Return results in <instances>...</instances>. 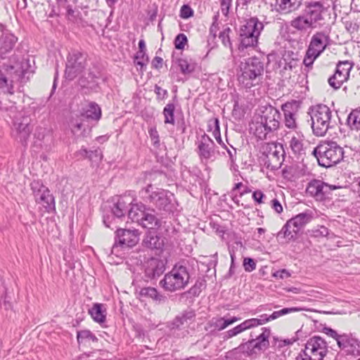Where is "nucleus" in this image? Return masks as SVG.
Here are the masks:
<instances>
[{
    "label": "nucleus",
    "instance_id": "nucleus-27",
    "mask_svg": "<svg viewBox=\"0 0 360 360\" xmlns=\"http://www.w3.org/2000/svg\"><path fill=\"white\" fill-rule=\"evenodd\" d=\"M146 247L157 250H161L164 246L163 239L155 233L149 232L143 240Z\"/></svg>",
    "mask_w": 360,
    "mask_h": 360
},
{
    "label": "nucleus",
    "instance_id": "nucleus-40",
    "mask_svg": "<svg viewBox=\"0 0 360 360\" xmlns=\"http://www.w3.org/2000/svg\"><path fill=\"white\" fill-rule=\"evenodd\" d=\"M148 62V57L146 55V52H143L142 51H139L134 58V64L136 65L140 66L141 70H142L144 67L146 66Z\"/></svg>",
    "mask_w": 360,
    "mask_h": 360
},
{
    "label": "nucleus",
    "instance_id": "nucleus-28",
    "mask_svg": "<svg viewBox=\"0 0 360 360\" xmlns=\"http://www.w3.org/2000/svg\"><path fill=\"white\" fill-rule=\"evenodd\" d=\"M255 347L256 345L254 341L249 340L246 342L242 343L238 347L233 349V352L234 354L241 353L246 356H250L259 352Z\"/></svg>",
    "mask_w": 360,
    "mask_h": 360
},
{
    "label": "nucleus",
    "instance_id": "nucleus-10",
    "mask_svg": "<svg viewBox=\"0 0 360 360\" xmlns=\"http://www.w3.org/2000/svg\"><path fill=\"white\" fill-rule=\"evenodd\" d=\"M13 108V107H11L9 116L13 119L16 139L22 143H25L32 131V127H30L31 120L24 112H15V107H14V110Z\"/></svg>",
    "mask_w": 360,
    "mask_h": 360
},
{
    "label": "nucleus",
    "instance_id": "nucleus-32",
    "mask_svg": "<svg viewBox=\"0 0 360 360\" xmlns=\"http://www.w3.org/2000/svg\"><path fill=\"white\" fill-rule=\"evenodd\" d=\"M102 304L96 303L89 310L93 319L98 323H103L105 320V315L104 314V311L102 310Z\"/></svg>",
    "mask_w": 360,
    "mask_h": 360
},
{
    "label": "nucleus",
    "instance_id": "nucleus-24",
    "mask_svg": "<svg viewBox=\"0 0 360 360\" xmlns=\"http://www.w3.org/2000/svg\"><path fill=\"white\" fill-rule=\"evenodd\" d=\"M311 215L308 213H300L290 219L285 224V230L288 227H294V231L299 232L307 223L311 220Z\"/></svg>",
    "mask_w": 360,
    "mask_h": 360
},
{
    "label": "nucleus",
    "instance_id": "nucleus-38",
    "mask_svg": "<svg viewBox=\"0 0 360 360\" xmlns=\"http://www.w3.org/2000/svg\"><path fill=\"white\" fill-rule=\"evenodd\" d=\"M345 352L352 355H360V342L351 338L349 343L346 346Z\"/></svg>",
    "mask_w": 360,
    "mask_h": 360
},
{
    "label": "nucleus",
    "instance_id": "nucleus-20",
    "mask_svg": "<svg viewBox=\"0 0 360 360\" xmlns=\"http://www.w3.org/2000/svg\"><path fill=\"white\" fill-rule=\"evenodd\" d=\"M328 36L324 32H318L312 36L307 49L320 56L328 46Z\"/></svg>",
    "mask_w": 360,
    "mask_h": 360
},
{
    "label": "nucleus",
    "instance_id": "nucleus-50",
    "mask_svg": "<svg viewBox=\"0 0 360 360\" xmlns=\"http://www.w3.org/2000/svg\"><path fill=\"white\" fill-rule=\"evenodd\" d=\"M254 328V327H253L252 323L251 322V320L250 319H247V320L244 321L240 324L234 327V329H235L237 335H238V334L243 333V331L250 329V328Z\"/></svg>",
    "mask_w": 360,
    "mask_h": 360
},
{
    "label": "nucleus",
    "instance_id": "nucleus-60",
    "mask_svg": "<svg viewBox=\"0 0 360 360\" xmlns=\"http://www.w3.org/2000/svg\"><path fill=\"white\" fill-rule=\"evenodd\" d=\"M273 276L277 278L283 279L290 276V274L286 269H281L273 274Z\"/></svg>",
    "mask_w": 360,
    "mask_h": 360
},
{
    "label": "nucleus",
    "instance_id": "nucleus-26",
    "mask_svg": "<svg viewBox=\"0 0 360 360\" xmlns=\"http://www.w3.org/2000/svg\"><path fill=\"white\" fill-rule=\"evenodd\" d=\"M250 131L259 139H265L266 135L271 132L257 116L250 124Z\"/></svg>",
    "mask_w": 360,
    "mask_h": 360
},
{
    "label": "nucleus",
    "instance_id": "nucleus-49",
    "mask_svg": "<svg viewBox=\"0 0 360 360\" xmlns=\"http://www.w3.org/2000/svg\"><path fill=\"white\" fill-rule=\"evenodd\" d=\"M230 32L231 29L229 27H226L220 32L219 37L224 46L231 48V43L229 37Z\"/></svg>",
    "mask_w": 360,
    "mask_h": 360
},
{
    "label": "nucleus",
    "instance_id": "nucleus-37",
    "mask_svg": "<svg viewBox=\"0 0 360 360\" xmlns=\"http://www.w3.org/2000/svg\"><path fill=\"white\" fill-rule=\"evenodd\" d=\"M77 341L80 343H85L87 340L96 342L98 338L88 330H84L77 333Z\"/></svg>",
    "mask_w": 360,
    "mask_h": 360
},
{
    "label": "nucleus",
    "instance_id": "nucleus-55",
    "mask_svg": "<svg viewBox=\"0 0 360 360\" xmlns=\"http://www.w3.org/2000/svg\"><path fill=\"white\" fill-rule=\"evenodd\" d=\"M253 200L258 204L266 202V196L260 190L255 191L252 193Z\"/></svg>",
    "mask_w": 360,
    "mask_h": 360
},
{
    "label": "nucleus",
    "instance_id": "nucleus-18",
    "mask_svg": "<svg viewBox=\"0 0 360 360\" xmlns=\"http://www.w3.org/2000/svg\"><path fill=\"white\" fill-rule=\"evenodd\" d=\"M198 149V155L202 162L204 160L207 161L214 156V143L206 134L201 136Z\"/></svg>",
    "mask_w": 360,
    "mask_h": 360
},
{
    "label": "nucleus",
    "instance_id": "nucleus-34",
    "mask_svg": "<svg viewBox=\"0 0 360 360\" xmlns=\"http://www.w3.org/2000/svg\"><path fill=\"white\" fill-rule=\"evenodd\" d=\"M352 68V64L348 60L340 61L338 63L335 72L336 74H340L342 77H344V79L347 80Z\"/></svg>",
    "mask_w": 360,
    "mask_h": 360
},
{
    "label": "nucleus",
    "instance_id": "nucleus-31",
    "mask_svg": "<svg viewBox=\"0 0 360 360\" xmlns=\"http://www.w3.org/2000/svg\"><path fill=\"white\" fill-rule=\"evenodd\" d=\"M347 123L351 130L360 131V108L349 114Z\"/></svg>",
    "mask_w": 360,
    "mask_h": 360
},
{
    "label": "nucleus",
    "instance_id": "nucleus-30",
    "mask_svg": "<svg viewBox=\"0 0 360 360\" xmlns=\"http://www.w3.org/2000/svg\"><path fill=\"white\" fill-rule=\"evenodd\" d=\"M83 116L87 119L98 121L101 117V110L96 103H90L83 113Z\"/></svg>",
    "mask_w": 360,
    "mask_h": 360
},
{
    "label": "nucleus",
    "instance_id": "nucleus-3",
    "mask_svg": "<svg viewBox=\"0 0 360 360\" xmlns=\"http://www.w3.org/2000/svg\"><path fill=\"white\" fill-rule=\"evenodd\" d=\"M238 81L245 88H251L259 83L264 72V65L256 57L248 58L240 64Z\"/></svg>",
    "mask_w": 360,
    "mask_h": 360
},
{
    "label": "nucleus",
    "instance_id": "nucleus-17",
    "mask_svg": "<svg viewBox=\"0 0 360 360\" xmlns=\"http://www.w3.org/2000/svg\"><path fill=\"white\" fill-rule=\"evenodd\" d=\"M281 109L284 115V124L290 129L297 128V118L300 109L299 102L292 101L282 105Z\"/></svg>",
    "mask_w": 360,
    "mask_h": 360
},
{
    "label": "nucleus",
    "instance_id": "nucleus-21",
    "mask_svg": "<svg viewBox=\"0 0 360 360\" xmlns=\"http://www.w3.org/2000/svg\"><path fill=\"white\" fill-rule=\"evenodd\" d=\"M165 263L158 258L150 259L146 264L145 276L148 279L160 276L165 271Z\"/></svg>",
    "mask_w": 360,
    "mask_h": 360
},
{
    "label": "nucleus",
    "instance_id": "nucleus-61",
    "mask_svg": "<svg viewBox=\"0 0 360 360\" xmlns=\"http://www.w3.org/2000/svg\"><path fill=\"white\" fill-rule=\"evenodd\" d=\"M225 318H219L217 319L214 323L215 328L218 330H222L227 327V325L225 322Z\"/></svg>",
    "mask_w": 360,
    "mask_h": 360
},
{
    "label": "nucleus",
    "instance_id": "nucleus-16",
    "mask_svg": "<svg viewBox=\"0 0 360 360\" xmlns=\"http://www.w3.org/2000/svg\"><path fill=\"white\" fill-rule=\"evenodd\" d=\"M257 117L270 130L274 131L276 130L280 125L281 114L279 111L271 105L264 107Z\"/></svg>",
    "mask_w": 360,
    "mask_h": 360
},
{
    "label": "nucleus",
    "instance_id": "nucleus-14",
    "mask_svg": "<svg viewBox=\"0 0 360 360\" xmlns=\"http://www.w3.org/2000/svg\"><path fill=\"white\" fill-rule=\"evenodd\" d=\"M338 187L329 185L321 180H311L307 187V193L318 201H323L329 198L330 192Z\"/></svg>",
    "mask_w": 360,
    "mask_h": 360
},
{
    "label": "nucleus",
    "instance_id": "nucleus-4",
    "mask_svg": "<svg viewBox=\"0 0 360 360\" xmlns=\"http://www.w3.org/2000/svg\"><path fill=\"white\" fill-rule=\"evenodd\" d=\"M313 133L316 136H323L331 127L332 111L326 105L319 104L309 110Z\"/></svg>",
    "mask_w": 360,
    "mask_h": 360
},
{
    "label": "nucleus",
    "instance_id": "nucleus-53",
    "mask_svg": "<svg viewBox=\"0 0 360 360\" xmlns=\"http://www.w3.org/2000/svg\"><path fill=\"white\" fill-rule=\"evenodd\" d=\"M148 134L151 139V141H153V146H155V147H159L160 139L157 129L155 127H150L148 129Z\"/></svg>",
    "mask_w": 360,
    "mask_h": 360
},
{
    "label": "nucleus",
    "instance_id": "nucleus-47",
    "mask_svg": "<svg viewBox=\"0 0 360 360\" xmlns=\"http://www.w3.org/2000/svg\"><path fill=\"white\" fill-rule=\"evenodd\" d=\"M50 131L45 127H37L35 129L34 136L36 139L39 141L44 140L45 137L49 135Z\"/></svg>",
    "mask_w": 360,
    "mask_h": 360
},
{
    "label": "nucleus",
    "instance_id": "nucleus-9",
    "mask_svg": "<svg viewBox=\"0 0 360 360\" xmlns=\"http://www.w3.org/2000/svg\"><path fill=\"white\" fill-rule=\"evenodd\" d=\"M328 352L326 342L319 336L309 338L297 360H323Z\"/></svg>",
    "mask_w": 360,
    "mask_h": 360
},
{
    "label": "nucleus",
    "instance_id": "nucleus-13",
    "mask_svg": "<svg viewBox=\"0 0 360 360\" xmlns=\"http://www.w3.org/2000/svg\"><path fill=\"white\" fill-rule=\"evenodd\" d=\"M265 154L264 165L271 170L278 169L284 160V151L281 146L274 143H268L264 148Z\"/></svg>",
    "mask_w": 360,
    "mask_h": 360
},
{
    "label": "nucleus",
    "instance_id": "nucleus-57",
    "mask_svg": "<svg viewBox=\"0 0 360 360\" xmlns=\"http://www.w3.org/2000/svg\"><path fill=\"white\" fill-rule=\"evenodd\" d=\"M244 269L248 272H251L256 269V263L251 258H245L243 261Z\"/></svg>",
    "mask_w": 360,
    "mask_h": 360
},
{
    "label": "nucleus",
    "instance_id": "nucleus-54",
    "mask_svg": "<svg viewBox=\"0 0 360 360\" xmlns=\"http://www.w3.org/2000/svg\"><path fill=\"white\" fill-rule=\"evenodd\" d=\"M352 337L347 334L340 335V338L337 341L338 347L342 349H345L346 346L349 343V340Z\"/></svg>",
    "mask_w": 360,
    "mask_h": 360
},
{
    "label": "nucleus",
    "instance_id": "nucleus-42",
    "mask_svg": "<svg viewBox=\"0 0 360 360\" xmlns=\"http://www.w3.org/2000/svg\"><path fill=\"white\" fill-rule=\"evenodd\" d=\"M290 148L292 151L298 155L304 153L303 143L302 140L293 136L290 141Z\"/></svg>",
    "mask_w": 360,
    "mask_h": 360
},
{
    "label": "nucleus",
    "instance_id": "nucleus-52",
    "mask_svg": "<svg viewBox=\"0 0 360 360\" xmlns=\"http://www.w3.org/2000/svg\"><path fill=\"white\" fill-rule=\"evenodd\" d=\"M102 158V153L99 150H90L89 153L88 158L96 164H98L101 161Z\"/></svg>",
    "mask_w": 360,
    "mask_h": 360
},
{
    "label": "nucleus",
    "instance_id": "nucleus-45",
    "mask_svg": "<svg viewBox=\"0 0 360 360\" xmlns=\"http://www.w3.org/2000/svg\"><path fill=\"white\" fill-rule=\"evenodd\" d=\"M251 322L252 323L253 327H257L259 326L264 325V323L274 320V319L271 318L270 316H267L266 314H262L259 316V318H252L250 319Z\"/></svg>",
    "mask_w": 360,
    "mask_h": 360
},
{
    "label": "nucleus",
    "instance_id": "nucleus-12",
    "mask_svg": "<svg viewBox=\"0 0 360 360\" xmlns=\"http://www.w3.org/2000/svg\"><path fill=\"white\" fill-rule=\"evenodd\" d=\"M86 56L77 51L70 53L67 58L66 68L65 71V77L72 80L79 75L84 70L86 65Z\"/></svg>",
    "mask_w": 360,
    "mask_h": 360
},
{
    "label": "nucleus",
    "instance_id": "nucleus-23",
    "mask_svg": "<svg viewBox=\"0 0 360 360\" xmlns=\"http://www.w3.org/2000/svg\"><path fill=\"white\" fill-rule=\"evenodd\" d=\"M302 5V0H275V10L281 14H289L297 11Z\"/></svg>",
    "mask_w": 360,
    "mask_h": 360
},
{
    "label": "nucleus",
    "instance_id": "nucleus-62",
    "mask_svg": "<svg viewBox=\"0 0 360 360\" xmlns=\"http://www.w3.org/2000/svg\"><path fill=\"white\" fill-rule=\"evenodd\" d=\"M271 207L278 213L280 214L283 212V207L281 202L276 198L273 199L271 201Z\"/></svg>",
    "mask_w": 360,
    "mask_h": 360
},
{
    "label": "nucleus",
    "instance_id": "nucleus-64",
    "mask_svg": "<svg viewBox=\"0 0 360 360\" xmlns=\"http://www.w3.org/2000/svg\"><path fill=\"white\" fill-rule=\"evenodd\" d=\"M237 335V333L233 328L231 329V330H227L226 332H225L224 334H223V339L224 340H228L229 338H231L234 336Z\"/></svg>",
    "mask_w": 360,
    "mask_h": 360
},
{
    "label": "nucleus",
    "instance_id": "nucleus-33",
    "mask_svg": "<svg viewBox=\"0 0 360 360\" xmlns=\"http://www.w3.org/2000/svg\"><path fill=\"white\" fill-rule=\"evenodd\" d=\"M17 42V38L13 34H8L3 37L1 45V51L7 53L11 51Z\"/></svg>",
    "mask_w": 360,
    "mask_h": 360
},
{
    "label": "nucleus",
    "instance_id": "nucleus-22",
    "mask_svg": "<svg viewBox=\"0 0 360 360\" xmlns=\"http://www.w3.org/2000/svg\"><path fill=\"white\" fill-rule=\"evenodd\" d=\"M133 205L129 197H117L111 207L112 214L117 218L124 217Z\"/></svg>",
    "mask_w": 360,
    "mask_h": 360
},
{
    "label": "nucleus",
    "instance_id": "nucleus-19",
    "mask_svg": "<svg viewBox=\"0 0 360 360\" xmlns=\"http://www.w3.org/2000/svg\"><path fill=\"white\" fill-rule=\"evenodd\" d=\"M195 314L192 311H186L176 316L168 323L170 330L175 333L176 330H184L193 321Z\"/></svg>",
    "mask_w": 360,
    "mask_h": 360
},
{
    "label": "nucleus",
    "instance_id": "nucleus-58",
    "mask_svg": "<svg viewBox=\"0 0 360 360\" xmlns=\"http://www.w3.org/2000/svg\"><path fill=\"white\" fill-rule=\"evenodd\" d=\"M232 0H220L221 12L224 15H227L231 5Z\"/></svg>",
    "mask_w": 360,
    "mask_h": 360
},
{
    "label": "nucleus",
    "instance_id": "nucleus-46",
    "mask_svg": "<svg viewBox=\"0 0 360 360\" xmlns=\"http://www.w3.org/2000/svg\"><path fill=\"white\" fill-rule=\"evenodd\" d=\"M319 56L314 53V52L310 51L309 50H307L306 55L303 60V63L307 68L311 67L316 58H317Z\"/></svg>",
    "mask_w": 360,
    "mask_h": 360
},
{
    "label": "nucleus",
    "instance_id": "nucleus-39",
    "mask_svg": "<svg viewBox=\"0 0 360 360\" xmlns=\"http://www.w3.org/2000/svg\"><path fill=\"white\" fill-rule=\"evenodd\" d=\"M346 81L347 80L344 79V77H342L340 74H336L335 72L333 76L328 78V84L334 89L340 88L342 84Z\"/></svg>",
    "mask_w": 360,
    "mask_h": 360
},
{
    "label": "nucleus",
    "instance_id": "nucleus-5",
    "mask_svg": "<svg viewBox=\"0 0 360 360\" xmlns=\"http://www.w3.org/2000/svg\"><path fill=\"white\" fill-rule=\"evenodd\" d=\"M141 198L146 202L155 205L160 210H171V202L174 195L166 190L154 188L152 184H148L140 191Z\"/></svg>",
    "mask_w": 360,
    "mask_h": 360
},
{
    "label": "nucleus",
    "instance_id": "nucleus-7",
    "mask_svg": "<svg viewBox=\"0 0 360 360\" xmlns=\"http://www.w3.org/2000/svg\"><path fill=\"white\" fill-rule=\"evenodd\" d=\"M263 30L264 25L257 18L253 17L248 19L240 29V48L256 46Z\"/></svg>",
    "mask_w": 360,
    "mask_h": 360
},
{
    "label": "nucleus",
    "instance_id": "nucleus-43",
    "mask_svg": "<svg viewBox=\"0 0 360 360\" xmlns=\"http://www.w3.org/2000/svg\"><path fill=\"white\" fill-rule=\"evenodd\" d=\"M302 311L301 308L298 307H289V308H283L278 311H275L271 314V318L274 319H278L281 316H284L290 313L297 312Z\"/></svg>",
    "mask_w": 360,
    "mask_h": 360
},
{
    "label": "nucleus",
    "instance_id": "nucleus-51",
    "mask_svg": "<svg viewBox=\"0 0 360 360\" xmlns=\"http://www.w3.org/2000/svg\"><path fill=\"white\" fill-rule=\"evenodd\" d=\"M187 37L184 34H179L174 40L175 47L177 49H184L186 43H187Z\"/></svg>",
    "mask_w": 360,
    "mask_h": 360
},
{
    "label": "nucleus",
    "instance_id": "nucleus-56",
    "mask_svg": "<svg viewBox=\"0 0 360 360\" xmlns=\"http://www.w3.org/2000/svg\"><path fill=\"white\" fill-rule=\"evenodd\" d=\"M193 15V11L188 5H184L181 8L180 16L182 18L186 19Z\"/></svg>",
    "mask_w": 360,
    "mask_h": 360
},
{
    "label": "nucleus",
    "instance_id": "nucleus-2",
    "mask_svg": "<svg viewBox=\"0 0 360 360\" xmlns=\"http://www.w3.org/2000/svg\"><path fill=\"white\" fill-rule=\"evenodd\" d=\"M311 153L316 158L320 166L330 167L342 160L344 151L336 142L326 141L314 148Z\"/></svg>",
    "mask_w": 360,
    "mask_h": 360
},
{
    "label": "nucleus",
    "instance_id": "nucleus-35",
    "mask_svg": "<svg viewBox=\"0 0 360 360\" xmlns=\"http://www.w3.org/2000/svg\"><path fill=\"white\" fill-rule=\"evenodd\" d=\"M176 63L180 68L181 73L184 75L191 74L195 69V63L191 61H188L186 59H178Z\"/></svg>",
    "mask_w": 360,
    "mask_h": 360
},
{
    "label": "nucleus",
    "instance_id": "nucleus-1",
    "mask_svg": "<svg viewBox=\"0 0 360 360\" xmlns=\"http://www.w3.org/2000/svg\"><path fill=\"white\" fill-rule=\"evenodd\" d=\"M323 6L321 3L310 2L306 6L302 14L290 21V26L300 32L316 29L320 27V22L323 20Z\"/></svg>",
    "mask_w": 360,
    "mask_h": 360
},
{
    "label": "nucleus",
    "instance_id": "nucleus-6",
    "mask_svg": "<svg viewBox=\"0 0 360 360\" xmlns=\"http://www.w3.org/2000/svg\"><path fill=\"white\" fill-rule=\"evenodd\" d=\"M190 278L187 268L183 265H175L160 281L161 286L167 291L175 292L184 289Z\"/></svg>",
    "mask_w": 360,
    "mask_h": 360
},
{
    "label": "nucleus",
    "instance_id": "nucleus-29",
    "mask_svg": "<svg viewBox=\"0 0 360 360\" xmlns=\"http://www.w3.org/2000/svg\"><path fill=\"white\" fill-rule=\"evenodd\" d=\"M141 297H149L153 300L161 302L165 301V297L160 295L155 288L147 287L143 288L139 291Z\"/></svg>",
    "mask_w": 360,
    "mask_h": 360
},
{
    "label": "nucleus",
    "instance_id": "nucleus-41",
    "mask_svg": "<svg viewBox=\"0 0 360 360\" xmlns=\"http://www.w3.org/2000/svg\"><path fill=\"white\" fill-rule=\"evenodd\" d=\"M209 127H213L212 134L215 139L217 140V141L219 144H221L222 140L220 134L219 120L217 118H214L213 120L210 121Z\"/></svg>",
    "mask_w": 360,
    "mask_h": 360
},
{
    "label": "nucleus",
    "instance_id": "nucleus-11",
    "mask_svg": "<svg viewBox=\"0 0 360 360\" xmlns=\"http://www.w3.org/2000/svg\"><path fill=\"white\" fill-rule=\"evenodd\" d=\"M35 202L41 205L48 212L55 210V200L49 189L38 181L30 184Z\"/></svg>",
    "mask_w": 360,
    "mask_h": 360
},
{
    "label": "nucleus",
    "instance_id": "nucleus-8",
    "mask_svg": "<svg viewBox=\"0 0 360 360\" xmlns=\"http://www.w3.org/2000/svg\"><path fill=\"white\" fill-rule=\"evenodd\" d=\"M129 218L146 229H158L161 226V222L154 214V210L147 209L142 203L134 204L131 207Z\"/></svg>",
    "mask_w": 360,
    "mask_h": 360
},
{
    "label": "nucleus",
    "instance_id": "nucleus-44",
    "mask_svg": "<svg viewBox=\"0 0 360 360\" xmlns=\"http://www.w3.org/2000/svg\"><path fill=\"white\" fill-rule=\"evenodd\" d=\"M298 232L294 231V227H288L285 231V224L282 229L278 232L277 237L288 238V240L294 238Z\"/></svg>",
    "mask_w": 360,
    "mask_h": 360
},
{
    "label": "nucleus",
    "instance_id": "nucleus-48",
    "mask_svg": "<svg viewBox=\"0 0 360 360\" xmlns=\"http://www.w3.org/2000/svg\"><path fill=\"white\" fill-rule=\"evenodd\" d=\"M311 233L312 236L320 238L327 236L329 233V231L326 227L321 226L311 229Z\"/></svg>",
    "mask_w": 360,
    "mask_h": 360
},
{
    "label": "nucleus",
    "instance_id": "nucleus-63",
    "mask_svg": "<svg viewBox=\"0 0 360 360\" xmlns=\"http://www.w3.org/2000/svg\"><path fill=\"white\" fill-rule=\"evenodd\" d=\"M345 27L348 32L350 33H354L357 31L358 25L356 23H352V22L347 21L345 22Z\"/></svg>",
    "mask_w": 360,
    "mask_h": 360
},
{
    "label": "nucleus",
    "instance_id": "nucleus-59",
    "mask_svg": "<svg viewBox=\"0 0 360 360\" xmlns=\"http://www.w3.org/2000/svg\"><path fill=\"white\" fill-rule=\"evenodd\" d=\"M323 332L326 334L327 335H328L329 337H331L333 338V339H335L336 340V342L338 341V338H340V335H339L337 331H335V330L330 328H328V327H324L323 328Z\"/></svg>",
    "mask_w": 360,
    "mask_h": 360
},
{
    "label": "nucleus",
    "instance_id": "nucleus-15",
    "mask_svg": "<svg viewBox=\"0 0 360 360\" xmlns=\"http://www.w3.org/2000/svg\"><path fill=\"white\" fill-rule=\"evenodd\" d=\"M139 240V232L136 229L131 230L126 229H117L116 231L115 243L112 248V252L118 247H133L136 245Z\"/></svg>",
    "mask_w": 360,
    "mask_h": 360
},
{
    "label": "nucleus",
    "instance_id": "nucleus-25",
    "mask_svg": "<svg viewBox=\"0 0 360 360\" xmlns=\"http://www.w3.org/2000/svg\"><path fill=\"white\" fill-rule=\"evenodd\" d=\"M262 333L256 336L255 338H252V341H254L257 350L262 351L266 349L269 346V338L271 335V330L269 328H262ZM250 337L253 338L252 333H250Z\"/></svg>",
    "mask_w": 360,
    "mask_h": 360
},
{
    "label": "nucleus",
    "instance_id": "nucleus-36",
    "mask_svg": "<svg viewBox=\"0 0 360 360\" xmlns=\"http://www.w3.org/2000/svg\"><path fill=\"white\" fill-rule=\"evenodd\" d=\"M174 110L175 106L173 103H168L166 105L163 110L165 123L172 124H174Z\"/></svg>",
    "mask_w": 360,
    "mask_h": 360
}]
</instances>
